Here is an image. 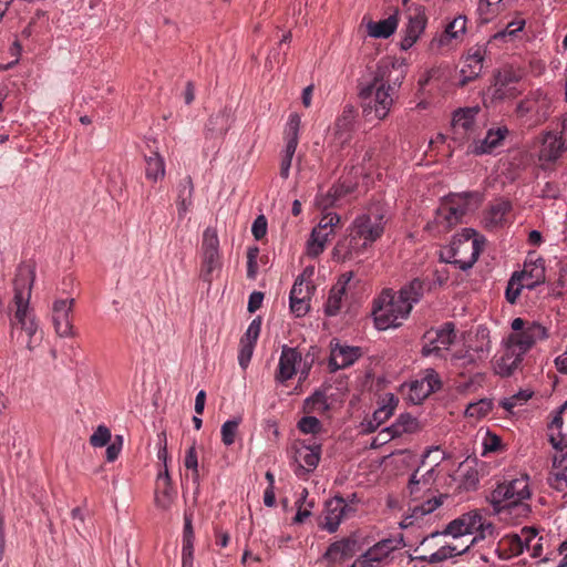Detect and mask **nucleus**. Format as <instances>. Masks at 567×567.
Instances as JSON below:
<instances>
[{
	"mask_svg": "<svg viewBox=\"0 0 567 567\" xmlns=\"http://www.w3.org/2000/svg\"><path fill=\"white\" fill-rule=\"evenodd\" d=\"M461 555L456 546L443 545L430 556H422L421 559L430 564L442 563L449 558Z\"/></svg>",
	"mask_w": 567,
	"mask_h": 567,
	"instance_id": "obj_48",
	"label": "nucleus"
},
{
	"mask_svg": "<svg viewBox=\"0 0 567 567\" xmlns=\"http://www.w3.org/2000/svg\"><path fill=\"white\" fill-rule=\"evenodd\" d=\"M489 350L491 336L486 326L478 324L463 336V364L486 359Z\"/></svg>",
	"mask_w": 567,
	"mask_h": 567,
	"instance_id": "obj_8",
	"label": "nucleus"
},
{
	"mask_svg": "<svg viewBox=\"0 0 567 567\" xmlns=\"http://www.w3.org/2000/svg\"><path fill=\"white\" fill-rule=\"evenodd\" d=\"M402 545V538H384L370 547L367 551L369 556L374 557L378 563L384 560L392 551L399 549Z\"/></svg>",
	"mask_w": 567,
	"mask_h": 567,
	"instance_id": "obj_40",
	"label": "nucleus"
},
{
	"mask_svg": "<svg viewBox=\"0 0 567 567\" xmlns=\"http://www.w3.org/2000/svg\"><path fill=\"white\" fill-rule=\"evenodd\" d=\"M509 130L506 126H498L487 131L485 138L478 142H473L467 152L474 155L491 154L495 148L503 144V141L508 136Z\"/></svg>",
	"mask_w": 567,
	"mask_h": 567,
	"instance_id": "obj_27",
	"label": "nucleus"
},
{
	"mask_svg": "<svg viewBox=\"0 0 567 567\" xmlns=\"http://www.w3.org/2000/svg\"><path fill=\"white\" fill-rule=\"evenodd\" d=\"M514 275H518L520 282L532 290L546 280L544 260L537 258L535 261H525L523 270L515 271Z\"/></svg>",
	"mask_w": 567,
	"mask_h": 567,
	"instance_id": "obj_30",
	"label": "nucleus"
},
{
	"mask_svg": "<svg viewBox=\"0 0 567 567\" xmlns=\"http://www.w3.org/2000/svg\"><path fill=\"white\" fill-rule=\"evenodd\" d=\"M323 559L328 563L329 566H333L337 563H341L347 558L343 556V550L338 542L332 543L323 555Z\"/></svg>",
	"mask_w": 567,
	"mask_h": 567,
	"instance_id": "obj_55",
	"label": "nucleus"
},
{
	"mask_svg": "<svg viewBox=\"0 0 567 567\" xmlns=\"http://www.w3.org/2000/svg\"><path fill=\"white\" fill-rule=\"evenodd\" d=\"M355 514L353 503H347L346 498L336 496L326 503L324 517L321 523L323 529L334 533L342 520Z\"/></svg>",
	"mask_w": 567,
	"mask_h": 567,
	"instance_id": "obj_14",
	"label": "nucleus"
},
{
	"mask_svg": "<svg viewBox=\"0 0 567 567\" xmlns=\"http://www.w3.org/2000/svg\"><path fill=\"white\" fill-rule=\"evenodd\" d=\"M547 338V329L540 323L533 321L528 323L523 331L511 333L505 342L525 355V353L529 351L537 341L545 340Z\"/></svg>",
	"mask_w": 567,
	"mask_h": 567,
	"instance_id": "obj_13",
	"label": "nucleus"
},
{
	"mask_svg": "<svg viewBox=\"0 0 567 567\" xmlns=\"http://www.w3.org/2000/svg\"><path fill=\"white\" fill-rule=\"evenodd\" d=\"M379 408L371 415L377 425H381L386 422L394 413L399 399L392 393H386L381 398Z\"/></svg>",
	"mask_w": 567,
	"mask_h": 567,
	"instance_id": "obj_38",
	"label": "nucleus"
},
{
	"mask_svg": "<svg viewBox=\"0 0 567 567\" xmlns=\"http://www.w3.org/2000/svg\"><path fill=\"white\" fill-rule=\"evenodd\" d=\"M529 496L528 478L525 476L498 484L486 497V501L496 513H499L504 508L518 505Z\"/></svg>",
	"mask_w": 567,
	"mask_h": 567,
	"instance_id": "obj_6",
	"label": "nucleus"
},
{
	"mask_svg": "<svg viewBox=\"0 0 567 567\" xmlns=\"http://www.w3.org/2000/svg\"><path fill=\"white\" fill-rule=\"evenodd\" d=\"M456 19L449 23L437 40L432 41V49L436 45L442 52H449L454 48L453 41L457 39V31L454 30Z\"/></svg>",
	"mask_w": 567,
	"mask_h": 567,
	"instance_id": "obj_45",
	"label": "nucleus"
},
{
	"mask_svg": "<svg viewBox=\"0 0 567 567\" xmlns=\"http://www.w3.org/2000/svg\"><path fill=\"white\" fill-rule=\"evenodd\" d=\"M260 330H261V320L259 318H256L250 322L246 333L243 336L240 341L255 346L257 342V339L259 337Z\"/></svg>",
	"mask_w": 567,
	"mask_h": 567,
	"instance_id": "obj_58",
	"label": "nucleus"
},
{
	"mask_svg": "<svg viewBox=\"0 0 567 567\" xmlns=\"http://www.w3.org/2000/svg\"><path fill=\"white\" fill-rule=\"evenodd\" d=\"M534 392L530 390H520L509 398H505L501 401V405L509 413H513V409L517 405L526 403L532 399Z\"/></svg>",
	"mask_w": 567,
	"mask_h": 567,
	"instance_id": "obj_49",
	"label": "nucleus"
},
{
	"mask_svg": "<svg viewBox=\"0 0 567 567\" xmlns=\"http://www.w3.org/2000/svg\"><path fill=\"white\" fill-rule=\"evenodd\" d=\"M200 252V278L206 282H212L213 272L221 266L219 239L216 229L208 227L204 230Z\"/></svg>",
	"mask_w": 567,
	"mask_h": 567,
	"instance_id": "obj_9",
	"label": "nucleus"
},
{
	"mask_svg": "<svg viewBox=\"0 0 567 567\" xmlns=\"http://www.w3.org/2000/svg\"><path fill=\"white\" fill-rule=\"evenodd\" d=\"M333 233L334 230L331 229L323 230L313 228L311 238L308 241V254L310 256L320 255L326 247V243L329 240V237L333 235Z\"/></svg>",
	"mask_w": 567,
	"mask_h": 567,
	"instance_id": "obj_43",
	"label": "nucleus"
},
{
	"mask_svg": "<svg viewBox=\"0 0 567 567\" xmlns=\"http://www.w3.org/2000/svg\"><path fill=\"white\" fill-rule=\"evenodd\" d=\"M184 465L187 470H190L192 471V477H193V482L198 485L199 484V474H198V460H197V453H196V449L194 445H192L186 454H185V458H184Z\"/></svg>",
	"mask_w": 567,
	"mask_h": 567,
	"instance_id": "obj_52",
	"label": "nucleus"
},
{
	"mask_svg": "<svg viewBox=\"0 0 567 567\" xmlns=\"http://www.w3.org/2000/svg\"><path fill=\"white\" fill-rule=\"evenodd\" d=\"M352 278V272H344L332 286L324 306V312L327 316L333 317L339 315L342 311V309L348 305L350 282Z\"/></svg>",
	"mask_w": 567,
	"mask_h": 567,
	"instance_id": "obj_16",
	"label": "nucleus"
},
{
	"mask_svg": "<svg viewBox=\"0 0 567 567\" xmlns=\"http://www.w3.org/2000/svg\"><path fill=\"white\" fill-rule=\"evenodd\" d=\"M408 20L409 22L405 29V34L401 41L402 50L410 49L423 33L427 23V17L425 14L424 7H410L408 9Z\"/></svg>",
	"mask_w": 567,
	"mask_h": 567,
	"instance_id": "obj_21",
	"label": "nucleus"
},
{
	"mask_svg": "<svg viewBox=\"0 0 567 567\" xmlns=\"http://www.w3.org/2000/svg\"><path fill=\"white\" fill-rule=\"evenodd\" d=\"M238 425L239 422L237 420H228L223 424L220 433L221 441L225 445L229 446L235 442Z\"/></svg>",
	"mask_w": 567,
	"mask_h": 567,
	"instance_id": "obj_54",
	"label": "nucleus"
},
{
	"mask_svg": "<svg viewBox=\"0 0 567 567\" xmlns=\"http://www.w3.org/2000/svg\"><path fill=\"white\" fill-rule=\"evenodd\" d=\"M73 306L74 299H58L52 306V320L55 332L59 337L68 338L73 332Z\"/></svg>",
	"mask_w": 567,
	"mask_h": 567,
	"instance_id": "obj_19",
	"label": "nucleus"
},
{
	"mask_svg": "<svg viewBox=\"0 0 567 567\" xmlns=\"http://www.w3.org/2000/svg\"><path fill=\"white\" fill-rule=\"evenodd\" d=\"M441 388L439 374L429 369L421 379L409 384L408 399L413 404H421L431 393Z\"/></svg>",
	"mask_w": 567,
	"mask_h": 567,
	"instance_id": "obj_20",
	"label": "nucleus"
},
{
	"mask_svg": "<svg viewBox=\"0 0 567 567\" xmlns=\"http://www.w3.org/2000/svg\"><path fill=\"white\" fill-rule=\"evenodd\" d=\"M455 339L456 330L453 322H445L439 329H430L422 338V354L424 357L446 358L450 346Z\"/></svg>",
	"mask_w": 567,
	"mask_h": 567,
	"instance_id": "obj_7",
	"label": "nucleus"
},
{
	"mask_svg": "<svg viewBox=\"0 0 567 567\" xmlns=\"http://www.w3.org/2000/svg\"><path fill=\"white\" fill-rule=\"evenodd\" d=\"M111 440V431L105 425H99L90 437V444L94 447L105 446Z\"/></svg>",
	"mask_w": 567,
	"mask_h": 567,
	"instance_id": "obj_53",
	"label": "nucleus"
},
{
	"mask_svg": "<svg viewBox=\"0 0 567 567\" xmlns=\"http://www.w3.org/2000/svg\"><path fill=\"white\" fill-rule=\"evenodd\" d=\"M302 362V354L297 348L282 346L278 368L275 373V380L279 383H286L297 373V367Z\"/></svg>",
	"mask_w": 567,
	"mask_h": 567,
	"instance_id": "obj_23",
	"label": "nucleus"
},
{
	"mask_svg": "<svg viewBox=\"0 0 567 567\" xmlns=\"http://www.w3.org/2000/svg\"><path fill=\"white\" fill-rule=\"evenodd\" d=\"M502 0H481L478 3V11L485 20H489L499 9Z\"/></svg>",
	"mask_w": 567,
	"mask_h": 567,
	"instance_id": "obj_62",
	"label": "nucleus"
},
{
	"mask_svg": "<svg viewBox=\"0 0 567 567\" xmlns=\"http://www.w3.org/2000/svg\"><path fill=\"white\" fill-rule=\"evenodd\" d=\"M329 409L326 394L321 391H316L311 396L307 398L303 403L305 413H319L322 414Z\"/></svg>",
	"mask_w": 567,
	"mask_h": 567,
	"instance_id": "obj_46",
	"label": "nucleus"
},
{
	"mask_svg": "<svg viewBox=\"0 0 567 567\" xmlns=\"http://www.w3.org/2000/svg\"><path fill=\"white\" fill-rule=\"evenodd\" d=\"M435 220L436 224L439 226H442L444 229H451L461 220L460 207L449 202L443 203L437 209Z\"/></svg>",
	"mask_w": 567,
	"mask_h": 567,
	"instance_id": "obj_36",
	"label": "nucleus"
},
{
	"mask_svg": "<svg viewBox=\"0 0 567 567\" xmlns=\"http://www.w3.org/2000/svg\"><path fill=\"white\" fill-rule=\"evenodd\" d=\"M551 112V100L540 89L530 91L522 99L515 109L517 120L528 128H534L545 123Z\"/></svg>",
	"mask_w": 567,
	"mask_h": 567,
	"instance_id": "obj_4",
	"label": "nucleus"
},
{
	"mask_svg": "<svg viewBox=\"0 0 567 567\" xmlns=\"http://www.w3.org/2000/svg\"><path fill=\"white\" fill-rule=\"evenodd\" d=\"M483 202V194L480 192L463 193V214L465 210H474Z\"/></svg>",
	"mask_w": 567,
	"mask_h": 567,
	"instance_id": "obj_61",
	"label": "nucleus"
},
{
	"mask_svg": "<svg viewBox=\"0 0 567 567\" xmlns=\"http://www.w3.org/2000/svg\"><path fill=\"white\" fill-rule=\"evenodd\" d=\"M386 73L388 68L379 65L372 82L360 91L362 114L367 121L384 120L393 105L400 80L396 78L390 83L389 79L385 81Z\"/></svg>",
	"mask_w": 567,
	"mask_h": 567,
	"instance_id": "obj_2",
	"label": "nucleus"
},
{
	"mask_svg": "<svg viewBox=\"0 0 567 567\" xmlns=\"http://www.w3.org/2000/svg\"><path fill=\"white\" fill-rule=\"evenodd\" d=\"M493 532V524L485 522L478 512H472L463 515V544L465 543L466 537L472 536L470 544L463 548V554L467 551L471 545H474L486 536L492 535Z\"/></svg>",
	"mask_w": 567,
	"mask_h": 567,
	"instance_id": "obj_18",
	"label": "nucleus"
},
{
	"mask_svg": "<svg viewBox=\"0 0 567 567\" xmlns=\"http://www.w3.org/2000/svg\"><path fill=\"white\" fill-rule=\"evenodd\" d=\"M548 482L553 488L565 492V495H567V451L559 456H554L553 473Z\"/></svg>",
	"mask_w": 567,
	"mask_h": 567,
	"instance_id": "obj_32",
	"label": "nucleus"
},
{
	"mask_svg": "<svg viewBox=\"0 0 567 567\" xmlns=\"http://www.w3.org/2000/svg\"><path fill=\"white\" fill-rule=\"evenodd\" d=\"M301 125V117L297 113L289 116L285 128L286 147L296 150L299 142V130Z\"/></svg>",
	"mask_w": 567,
	"mask_h": 567,
	"instance_id": "obj_44",
	"label": "nucleus"
},
{
	"mask_svg": "<svg viewBox=\"0 0 567 567\" xmlns=\"http://www.w3.org/2000/svg\"><path fill=\"white\" fill-rule=\"evenodd\" d=\"M194 186L190 176H186L179 181L177 185V197L176 199L193 198Z\"/></svg>",
	"mask_w": 567,
	"mask_h": 567,
	"instance_id": "obj_64",
	"label": "nucleus"
},
{
	"mask_svg": "<svg viewBox=\"0 0 567 567\" xmlns=\"http://www.w3.org/2000/svg\"><path fill=\"white\" fill-rule=\"evenodd\" d=\"M38 323L29 308L16 309L11 319V336L17 342L24 344L29 350L33 349L37 340Z\"/></svg>",
	"mask_w": 567,
	"mask_h": 567,
	"instance_id": "obj_11",
	"label": "nucleus"
},
{
	"mask_svg": "<svg viewBox=\"0 0 567 567\" xmlns=\"http://www.w3.org/2000/svg\"><path fill=\"white\" fill-rule=\"evenodd\" d=\"M430 285L415 278L401 287L398 292L392 289H383L373 300L372 316L379 330L396 328L408 319L414 303H417Z\"/></svg>",
	"mask_w": 567,
	"mask_h": 567,
	"instance_id": "obj_1",
	"label": "nucleus"
},
{
	"mask_svg": "<svg viewBox=\"0 0 567 567\" xmlns=\"http://www.w3.org/2000/svg\"><path fill=\"white\" fill-rule=\"evenodd\" d=\"M484 50L476 49L473 53H468L463 64V85L480 76L483 70Z\"/></svg>",
	"mask_w": 567,
	"mask_h": 567,
	"instance_id": "obj_33",
	"label": "nucleus"
},
{
	"mask_svg": "<svg viewBox=\"0 0 567 567\" xmlns=\"http://www.w3.org/2000/svg\"><path fill=\"white\" fill-rule=\"evenodd\" d=\"M522 534L525 536L526 550L530 551V556L539 558L543 555V537L536 539V530L534 528H523Z\"/></svg>",
	"mask_w": 567,
	"mask_h": 567,
	"instance_id": "obj_47",
	"label": "nucleus"
},
{
	"mask_svg": "<svg viewBox=\"0 0 567 567\" xmlns=\"http://www.w3.org/2000/svg\"><path fill=\"white\" fill-rule=\"evenodd\" d=\"M492 401L487 399H482L474 403H468L464 414L470 417L481 419L488 414L492 410Z\"/></svg>",
	"mask_w": 567,
	"mask_h": 567,
	"instance_id": "obj_50",
	"label": "nucleus"
},
{
	"mask_svg": "<svg viewBox=\"0 0 567 567\" xmlns=\"http://www.w3.org/2000/svg\"><path fill=\"white\" fill-rule=\"evenodd\" d=\"M194 528L192 524V514H184V529H183V547L187 549H194Z\"/></svg>",
	"mask_w": 567,
	"mask_h": 567,
	"instance_id": "obj_56",
	"label": "nucleus"
},
{
	"mask_svg": "<svg viewBox=\"0 0 567 567\" xmlns=\"http://www.w3.org/2000/svg\"><path fill=\"white\" fill-rule=\"evenodd\" d=\"M419 423L415 417L411 414H401L396 421L389 427H385L381 431L382 434L390 433V436H401L404 433H413L417 430Z\"/></svg>",
	"mask_w": 567,
	"mask_h": 567,
	"instance_id": "obj_37",
	"label": "nucleus"
},
{
	"mask_svg": "<svg viewBox=\"0 0 567 567\" xmlns=\"http://www.w3.org/2000/svg\"><path fill=\"white\" fill-rule=\"evenodd\" d=\"M355 188V184L347 183L343 181L338 185L333 186L327 197L319 204L326 210L329 206H334L336 203L348 194H351Z\"/></svg>",
	"mask_w": 567,
	"mask_h": 567,
	"instance_id": "obj_41",
	"label": "nucleus"
},
{
	"mask_svg": "<svg viewBox=\"0 0 567 567\" xmlns=\"http://www.w3.org/2000/svg\"><path fill=\"white\" fill-rule=\"evenodd\" d=\"M524 288H526V287L518 279V275L513 274L507 282V287H506V291H505V298H506L507 302H509L511 305H514L517 301L522 289H524Z\"/></svg>",
	"mask_w": 567,
	"mask_h": 567,
	"instance_id": "obj_51",
	"label": "nucleus"
},
{
	"mask_svg": "<svg viewBox=\"0 0 567 567\" xmlns=\"http://www.w3.org/2000/svg\"><path fill=\"white\" fill-rule=\"evenodd\" d=\"M481 435V431L477 432V436ZM483 455L488 452H495L501 445V439L496 434L489 432L482 433Z\"/></svg>",
	"mask_w": 567,
	"mask_h": 567,
	"instance_id": "obj_59",
	"label": "nucleus"
},
{
	"mask_svg": "<svg viewBox=\"0 0 567 567\" xmlns=\"http://www.w3.org/2000/svg\"><path fill=\"white\" fill-rule=\"evenodd\" d=\"M398 14L399 11L396 9L394 13L391 14L389 18L378 22H370L368 24L369 34L373 38L381 39H385L392 35L395 32L399 24Z\"/></svg>",
	"mask_w": 567,
	"mask_h": 567,
	"instance_id": "obj_34",
	"label": "nucleus"
},
{
	"mask_svg": "<svg viewBox=\"0 0 567 567\" xmlns=\"http://www.w3.org/2000/svg\"><path fill=\"white\" fill-rule=\"evenodd\" d=\"M485 246L486 238L484 235L473 228H463V251L465 249L470 250V257L463 259V270L471 268L477 261Z\"/></svg>",
	"mask_w": 567,
	"mask_h": 567,
	"instance_id": "obj_28",
	"label": "nucleus"
},
{
	"mask_svg": "<svg viewBox=\"0 0 567 567\" xmlns=\"http://www.w3.org/2000/svg\"><path fill=\"white\" fill-rule=\"evenodd\" d=\"M321 427V422L315 416H303L298 422V429L305 434H317Z\"/></svg>",
	"mask_w": 567,
	"mask_h": 567,
	"instance_id": "obj_57",
	"label": "nucleus"
},
{
	"mask_svg": "<svg viewBox=\"0 0 567 567\" xmlns=\"http://www.w3.org/2000/svg\"><path fill=\"white\" fill-rule=\"evenodd\" d=\"M385 223L379 209L358 216L352 223L343 259H352L372 246L383 235Z\"/></svg>",
	"mask_w": 567,
	"mask_h": 567,
	"instance_id": "obj_3",
	"label": "nucleus"
},
{
	"mask_svg": "<svg viewBox=\"0 0 567 567\" xmlns=\"http://www.w3.org/2000/svg\"><path fill=\"white\" fill-rule=\"evenodd\" d=\"M549 442L556 450L563 451V443L567 436V401L556 411L548 424Z\"/></svg>",
	"mask_w": 567,
	"mask_h": 567,
	"instance_id": "obj_29",
	"label": "nucleus"
},
{
	"mask_svg": "<svg viewBox=\"0 0 567 567\" xmlns=\"http://www.w3.org/2000/svg\"><path fill=\"white\" fill-rule=\"evenodd\" d=\"M315 286L305 280V274L299 276L290 290V310L296 317H303L310 309L309 300Z\"/></svg>",
	"mask_w": 567,
	"mask_h": 567,
	"instance_id": "obj_22",
	"label": "nucleus"
},
{
	"mask_svg": "<svg viewBox=\"0 0 567 567\" xmlns=\"http://www.w3.org/2000/svg\"><path fill=\"white\" fill-rule=\"evenodd\" d=\"M321 444L311 441H303L296 451V460L302 471L310 472L315 470L320 461Z\"/></svg>",
	"mask_w": 567,
	"mask_h": 567,
	"instance_id": "obj_31",
	"label": "nucleus"
},
{
	"mask_svg": "<svg viewBox=\"0 0 567 567\" xmlns=\"http://www.w3.org/2000/svg\"><path fill=\"white\" fill-rule=\"evenodd\" d=\"M362 352L359 347L341 346L331 342L329 368L331 371L344 369L353 364Z\"/></svg>",
	"mask_w": 567,
	"mask_h": 567,
	"instance_id": "obj_26",
	"label": "nucleus"
},
{
	"mask_svg": "<svg viewBox=\"0 0 567 567\" xmlns=\"http://www.w3.org/2000/svg\"><path fill=\"white\" fill-rule=\"evenodd\" d=\"M524 78V71L513 65H504L494 74L493 97L496 100L514 99L520 94L517 84Z\"/></svg>",
	"mask_w": 567,
	"mask_h": 567,
	"instance_id": "obj_10",
	"label": "nucleus"
},
{
	"mask_svg": "<svg viewBox=\"0 0 567 567\" xmlns=\"http://www.w3.org/2000/svg\"><path fill=\"white\" fill-rule=\"evenodd\" d=\"M511 203L507 200H498L493 204L485 217L486 226L495 227L502 225L506 214L511 210Z\"/></svg>",
	"mask_w": 567,
	"mask_h": 567,
	"instance_id": "obj_42",
	"label": "nucleus"
},
{
	"mask_svg": "<svg viewBox=\"0 0 567 567\" xmlns=\"http://www.w3.org/2000/svg\"><path fill=\"white\" fill-rule=\"evenodd\" d=\"M226 115L223 112H218L208 118L206 128L210 132L225 133L227 127L225 126Z\"/></svg>",
	"mask_w": 567,
	"mask_h": 567,
	"instance_id": "obj_60",
	"label": "nucleus"
},
{
	"mask_svg": "<svg viewBox=\"0 0 567 567\" xmlns=\"http://www.w3.org/2000/svg\"><path fill=\"white\" fill-rule=\"evenodd\" d=\"M357 112L352 105H346L341 114L337 117L333 130H332V145L337 148L342 150L346 145H349L355 123Z\"/></svg>",
	"mask_w": 567,
	"mask_h": 567,
	"instance_id": "obj_17",
	"label": "nucleus"
},
{
	"mask_svg": "<svg viewBox=\"0 0 567 567\" xmlns=\"http://www.w3.org/2000/svg\"><path fill=\"white\" fill-rule=\"evenodd\" d=\"M523 359L524 355L522 353L505 342L503 354L493 362V370L495 374L508 378L520 368Z\"/></svg>",
	"mask_w": 567,
	"mask_h": 567,
	"instance_id": "obj_25",
	"label": "nucleus"
},
{
	"mask_svg": "<svg viewBox=\"0 0 567 567\" xmlns=\"http://www.w3.org/2000/svg\"><path fill=\"white\" fill-rule=\"evenodd\" d=\"M567 151V138H565L563 132H546L543 135L542 146L538 153V159L542 163H554L556 162L564 152Z\"/></svg>",
	"mask_w": 567,
	"mask_h": 567,
	"instance_id": "obj_24",
	"label": "nucleus"
},
{
	"mask_svg": "<svg viewBox=\"0 0 567 567\" xmlns=\"http://www.w3.org/2000/svg\"><path fill=\"white\" fill-rule=\"evenodd\" d=\"M174 489L171 484V477L167 470L164 473H159L157 476V488L155 495V502L158 507L167 508L174 497Z\"/></svg>",
	"mask_w": 567,
	"mask_h": 567,
	"instance_id": "obj_35",
	"label": "nucleus"
},
{
	"mask_svg": "<svg viewBox=\"0 0 567 567\" xmlns=\"http://www.w3.org/2000/svg\"><path fill=\"white\" fill-rule=\"evenodd\" d=\"M145 177L152 183H156L165 176V161L157 153L153 152L145 157Z\"/></svg>",
	"mask_w": 567,
	"mask_h": 567,
	"instance_id": "obj_39",
	"label": "nucleus"
},
{
	"mask_svg": "<svg viewBox=\"0 0 567 567\" xmlns=\"http://www.w3.org/2000/svg\"><path fill=\"white\" fill-rule=\"evenodd\" d=\"M34 279L35 266L30 261L20 264L13 281L16 309L29 308Z\"/></svg>",
	"mask_w": 567,
	"mask_h": 567,
	"instance_id": "obj_12",
	"label": "nucleus"
},
{
	"mask_svg": "<svg viewBox=\"0 0 567 567\" xmlns=\"http://www.w3.org/2000/svg\"><path fill=\"white\" fill-rule=\"evenodd\" d=\"M433 470L427 471L426 475H423L422 478L417 477L419 471H415L410 481H409V491L410 495L413 496L412 502L409 505V512L411 514L406 516L403 520V526L406 527L412 525L414 520L422 518L423 516L435 511L440 505L443 504V499L447 498L446 495H440L439 497L434 495H429L425 501H417V493L420 492V485L422 484L425 488L429 489L430 486V477L432 475Z\"/></svg>",
	"mask_w": 567,
	"mask_h": 567,
	"instance_id": "obj_5",
	"label": "nucleus"
},
{
	"mask_svg": "<svg viewBox=\"0 0 567 567\" xmlns=\"http://www.w3.org/2000/svg\"><path fill=\"white\" fill-rule=\"evenodd\" d=\"M461 247V239L457 238V235L453 237V240L443 246L440 249V260L445 265H450L453 268L451 272L450 269H443L436 271V282L442 286L446 284L449 280L452 282H456L458 278V269H461V260L457 259L458 249Z\"/></svg>",
	"mask_w": 567,
	"mask_h": 567,
	"instance_id": "obj_15",
	"label": "nucleus"
},
{
	"mask_svg": "<svg viewBox=\"0 0 567 567\" xmlns=\"http://www.w3.org/2000/svg\"><path fill=\"white\" fill-rule=\"evenodd\" d=\"M480 471L477 468H470L463 475V491H476L480 484Z\"/></svg>",
	"mask_w": 567,
	"mask_h": 567,
	"instance_id": "obj_63",
	"label": "nucleus"
}]
</instances>
